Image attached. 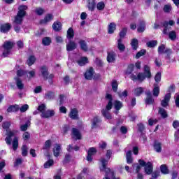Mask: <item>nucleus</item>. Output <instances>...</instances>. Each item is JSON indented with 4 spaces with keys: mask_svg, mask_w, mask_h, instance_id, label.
I'll use <instances>...</instances> for the list:
<instances>
[{
    "mask_svg": "<svg viewBox=\"0 0 179 179\" xmlns=\"http://www.w3.org/2000/svg\"><path fill=\"white\" fill-rule=\"evenodd\" d=\"M41 73L44 79H48V69H47V66H43L41 67Z\"/></svg>",
    "mask_w": 179,
    "mask_h": 179,
    "instance_id": "22",
    "label": "nucleus"
},
{
    "mask_svg": "<svg viewBox=\"0 0 179 179\" xmlns=\"http://www.w3.org/2000/svg\"><path fill=\"white\" fill-rule=\"evenodd\" d=\"M154 101H155V100L152 97L150 92H147V99L145 100L146 104H153Z\"/></svg>",
    "mask_w": 179,
    "mask_h": 179,
    "instance_id": "31",
    "label": "nucleus"
},
{
    "mask_svg": "<svg viewBox=\"0 0 179 179\" xmlns=\"http://www.w3.org/2000/svg\"><path fill=\"white\" fill-rule=\"evenodd\" d=\"M55 112L54 110H45L43 113L41 114V118H50L54 117Z\"/></svg>",
    "mask_w": 179,
    "mask_h": 179,
    "instance_id": "10",
    "label": "nucleus"
},
{
    "mask_svg": "<svg viewBox=\"0 0 179 179\" xmlns=\"http://www.w3.org/2000/svg\"><path fill=\"white\" fill-rule=\"evenodd\" d=\"M51 143H52V142L50 140L46 141L43 147V149H50V148H51Z\"/></svg>",
    "mask_w": 179,
    "mask_h": 179,
    "instance_id": "56",
    "label": "nucleus"
},
{
    "mask_svg": "<svg viewBox=\"0 0 179 179\" xmlns=\"http://www.w3.org/2000/svg\"><path fill=\"white\" fill-rule=\"evenodd\" d=\"M15 46V43L12 41H6L3 44V57H6L10 54L12 48Z\"/></svg>",
    "mask_w": 179,
    "mask_h": 179,
    "instance_id": "5",
    "label": "nucleus"
},
{
    "mask_svg": "<svg viewBox=\"0 0 179 179\" xmlns=\"http://www.w3.org/2000/svg\"><path fill=\"white\" fill-rule=\"evenodd\" d=\"M54 19V15L52 14H48L46 16L44 17L43 20H41V23H48V22H51Z\"/></svg>",
    "mask_w": 179,
    "mask_h": 179,
    "instance_id": "25",
    "label": "nucleus"
},
{
    "mask_svg": "<svg viewBox=\"0 0 179 179\" xmlns=\"http://www.w3.org/2000/svg\"><path fill=\"white\" fill-rule=\"evenodd\" d=\"M29 125H30V122H27L25 124L21 125L20 128L21 131L24 132V131H27V128H29Z\"/></svg>",
    "mask_w": 179,
    "mask_h": 179,
    "instance_id": "54",
    "label": "nucleus"
},
{
    "mask_svg": "<svg viewBox=\"0 0 179 179\" xmlns=\"http://www.w3.org/2000/svg\"><path fill=\"white\" fill-rule=\"evenodd\" d=\"M0 30L1 33H6L10 30V24H3L1 26Z\"/></svg>",
    "mask_w": 179,
    "mask_h": 179,
    "instance_id": "27",
    "label": "nucleus"
},
{
    "mask_svg": "<svg viewBox=\"0 0 179 179\" xmlns=\"http://www.w3.org/2000/svg\"><path fill=\"white\" fill-rule=\"evenodd\" d=\"M69 115L70 118H71V120H78V109L76 108L71 109Z\"/></svg>",
    "mask_w": 179,
    "mask_h": 179,
    "instance_id": "19",
    "label": "nucleus"
},
{
    "mask_svg": "<svg viewBox=\"0 0 179 179\" xmlns=\"http://www.w3.org/2000/svg\"><path fill=\"white\" fill-rule=\"evenodd\" d=\"M127 31H128V29L127 27H124L122 29V30L120 32V37L121 40H122V38H124V37L127 36Z\"/></svg>",
    "mask_w": 179,
    "mask_h": 179,
    "instance_id": "43",
    "label": "nucleus"
},
{
    "mask_svg": "<svg viewBox=\"0 0 179 179\" xmlns=\"http://www.w3.org/2000/svg\"><path fill=\"white\" fill-rule=\"evenodd\" d=\"M141 164H133V169L134 170H136V173H139L141 171Z\"/></svg>",
    "mask_w": 179,
    "mask_h": 179,
    "instance_id": "57",
    "label": "nucleus"
},
{
    "mask_svg": "<svg viewBox=\"0 0 179 179\" xmlns=\"http://www.w3.org/2000/svg\"><path fill=\"white\" fill-rule=\"evenodd\" d=\"M45 110H47V107L45 106V104H44V103L40 105L38 107V111H40V113H41V114H43V113H44L45 111Z\"/></svg>",
    "mask_w": 179,
    "mask_h": 179,
    "instance_id": "53",
    "label": "nucleus"
},
{
    "mask_svg": "<svg viewBox=\"0 0 179 179\" xmlns=\"http://www.w3.org/2000/svg\"><path fill=\"white\" fill-rule=\"evenodd\" d=\"M134 68H135V66L134 64H129L127 67V69L125 71V74L131 75V73L134 72Z\"/></svg>",
    "mask_w": 179,
    "mask_h": 179,
    "instance_id": "39",
    "label": "nucleus"
},
{
    "mask_svg": "<svg viewBox=\"0 0 179 179\" xmlns=\"http://www.w3.org/2000/svg\"><path fill=\"white\" fill-rule=\"evenodd\" d=\"M97 152V150L94 148H91L89 149L87 156V162H92L93 160V156Z\"/></svg>",
    "mask_w": 179,
    "mask_h": 179,
    "instance_id": "9",
    "label": "nucleus"
},
{
    "mask_svg": "<svg viewBox=\"0 0 179 179\" xmlns=\"http://www.w3.org/2000/svg\"><path fill=\"white\" fill-rule=\"evenodd\" d=\"M73 29L72 28H69L67 31V38L71 39L73 38Z\"/></svg>",
    "mask_w": 179,
    "mask_h": 179,
    "instance_id": "47",
    "label": "nucleus"
},
{
    "mask_svg": "<svg viewBox=\"0 0 179 179\" xmlns=\"http://www.w3.org/2000/svg\"><path fill=\"white\" fill-rule=\"evenodd\" d=\"M170 99H171V94H166L164 97V99L161 102V105L162 106V107H167V106H169Z\"/></svg>",
    "mask_w": 179,
    "mask_h": 179,
    "instance_id": "11",
    "label": "nucleus"
},
{
    "mask_svg": "<svg viewBox=\"0 0 179 179\" xmlns=\"http://www.w3.org/2000/svg\"><path fill=\"white\" fill-rule=\"evenodd\" d=\"M9 127H10V122H4L2 124V127L3 129H6V138L5 139L6 143L7 145H11L12 144V137L15 136L16 134H17V131H10L8 130Z\"/></svg>",
    "mask_w": 179,
    "mask_h": 179,
    "instance_id": "3",
    "label": "nucleus"
},
{
    "mask_svg": "<svg viewBox=\"0 0 179 179\" xmlns=\"http://www.w3.org/2000/svg\"><path fill=\"white\" fill-rule=\"evenodd\" d=\"M160 170L162 174H169V169H167V166L162 165L160 167Z\"/></svg>",
    "mask_w": 179,
    "mask_h": 179,
    "instance_id": "49",
    "label": "nucleus"
},
{
    "mask_svg": "<svg viewBox=\"0 0 179 179\" xmlns=\"http://www.w3.org/2000/svg\"><path fill=\"white\" fill-rule=\"evenodd\" d=\"M146 76L143 73H139L137 76L135 74H131L130 78L131 80H138L139 82H143V80L145 79Z\"/></svg>",
    "mask_w": 179,
    "mask_h": 179,
    "instance_id": "7",
    "label": "nucleus"
},
{
    "mask_svg": "<svg viewBox=\"0 0 179 179\" xmlns=\"http://www.w3.org/2000/svg\"><path fill=\"white\" fill-rule=\"evenodd\" d=\"M79 44L80 45L81 50L83 51H87V45L85 41H80Z\"/></svg>",
    "mask_w": 179,
    "mask_h": 179,
    "instance_id": "44",
    "label": "nucleus"
},
{
    "mask_svg": "<svg viewBox=\"0 0 179 179\" xmlns=\"http://www.w3.org/2000/svg\"><path fill=\"white\" fill-rule=\"evenodd\" d=\"M126 157L127 163H128V164H131V163H132V152H131V150L126 153Z\"/></svg>",
    "mask_w": 179,
    "mask_h": 179,
    "instance_id": "36",
    "label": "nucleus"
},
{
    "mask_svg": "<svg viewBox=\"0 0 179 179\" xmlns=\"http://www.w3.org/2000/svg\"><path fill=\"white\" fill-rule=\"evenodd\" d=\"M99 122H100V119H99V117H94L92 123V129H94V128H97Z\"/></svg>",
    "mask_w": 179,
    "mask_h": 179,
    "instance_id": "32",
    "label": "nucleus"
},
{
    "mask_svg": "<svg viewBox=\"0 0 179 179\" xmlns=\"http://www.w3.org/2000/svg\"><path fill=\"white\" fill-rule=\"evenodd\" d=\"M144 75L145 78L150 79L152 78V73L150 72V66L145 65L143 67Z\"/></svg>",
    "mask_w": 179,
    "mask_h": 179,
    "instance_id": "17",
    "label": "nucleus"
},
{
    "mask_svg": "<svg viewBox=\"0 0 179 179\" xmlns=\"http://www.w3.org/2000/svg\"><path fill=\"white\" fill-rule=\"evenodd\" d=\"M111 86L113 92H116L117 90H118V83L117 82V80H113Z\"/></svg>",
    "mask_w": 179,
    "mask_h": 179,
    "instance_id": "46",
    "label": "nucleus"
},
{
    "mask_svg": "<svg viewBox=\"0 0 179 179\" xmlns=\"http://www.w3.org/2000/svg\"><path fill=\"white\" fill-rule=\"evenodd\" d=\"M94 6H96L94 1H90L88 3V9L92 12V10H94Z\"/></svg>",
    "mask_w": 179,
    "mask_h": 179,
    "instance_id": "45",
    "label": "nucleus"
},
{
    "mask_svg": "<svg viewBox=\"0 0 179 179\" xmlns=\"http://www.w3.org/2000/svg\"><path fill=\"white\" fill-rule=\"evenodd\" d=\"M169 37L170 40H176V38H177V34L175 31H171L169 33Z\"/></svg>",
    "mask_w": 179,
    "mask_h": 179,
    "instance_id": "48",
    "label": "nucleus"
},
{
    "mask_svg": "<svg viewBox=\"0 0 179 179\" xmlns=\"http://www.w3.org/2000/svg\"><path fill=\"white\" fill-rule=\"evenodd\" d=\"M138 39L134 38L133 40H131V45L133 50H138Z\"/></svg>",
    "mask_w": 179,
    "mask_h": 179,
    "instance_id": "42",
    "label": "nucleus"
},
{
    "mask_svg": "<svg viewBox=\"0 0 179 179\" xmlns=\"http://www.w3.org/2000/svg\"><path fill=\"white\" fill-rule=\"evenodd\" d=\"M78 47V44L75 43L73 41H69L66 44V50L68 51H73Z\"/></svg>",
    "mask_w": 179,
    "mask_h": 179,
    "instance_id": "12",
    "label": "nucleus"
},
{
    "mask_svg": "<svg viewBox=\"0 0 179 179\" xmlns=\"http://www.w3.org/2000/svg\"><path fill=\"white\" fill-rule=\"evenodd\" d=\"M26 10H27V6L21 5L18 7V12L14 20L15 24H22L23 18L26 16Z\"/></svg>",
    "mask_w": 179,
    "mask_h": 179,
    "instance_id": "4",
    "label": "nucleus"
},
{
    "mask_svg": "<svg viewBox=\"0 0 179 179\" xmlns=\"http://www.w3.org/2000/svg\"><path fill=\"white\" fill-rule=\"evenodd\" d=\"M35 13L36 15L41 16V15H43V13H44V9H43L41 8H36L35 10Z\"/></svg>",
    "mask_w": 179,
    "mask_h": 179,
    "instance_id": "59",
    "label": "nucleus"
},
{
    "mask_svg": "<svg viewBox=\"0 0 179 179\" xmlns=\"http://www.w3.org/2000/svg\"><path fill=\"white\" fill-rule=\"evenodd\" d=\"M72 138L76 140L82 139V135L79 132V130L76 128L72 129Z\"/></svg>",
    "mask_w": 179,
    "mask_h": 179,
    "instance_id": "15",
    "label": "nucleus"
},
{
    "mask_svg": "<svg viewBox=\"0 0 179 179\" xmlns=\"http://www.w3.org/2000/svg\"><path fill=\"white\" fill-rule=\"evenodd\" d=\"M22 156H27V146L23 145L22 148Z\"/></svg>",
    "mask_w": 179,
    "mask_h": 179,
    "instance_id": "63",
    "label": "nucleus"
},
{
    "mask_svg": "<svg viewBox=\"0 0 179 179\" xmlns=\"http://www.w3.org/2000/svg\"><path fill=\"white\" fill-rule=\"evenodd\" d=\"M36 62V57L34 56H30L27 62L29 66H31Z\"/></svg>",
    "mask_w": 179,
    "mask_h": 179,
    "instance_id": "40",
    "label": "nucleus"
},
{
    "mask_svg": "<svg viewBox=\"0 0 179 179\" xmlns=\"http://www.w3.org/2000/svg\"><path fill=\"white\" fill-rule=\"evenodd\" d=\"M118 96L120 99H123V97H127L128 96V92L124 90L122 92H118Z\"/></svg>",
    "mask_w": 179,
    "mask_h": 179,
    "instance_id": "60",
    "label": "nucleus"
},
{
    "mask_svg": "<svg viewBox=\"0 0 179 179\" xmlns=\"http://www.w3.org/2000/svg\"><path fill=\"white\" fill-rule=\"evenodd\" d=\"M61 153V145L59 144H56L53 148V155L55 157H58Z\"/></svg>",
    "mask_w": 179,
    "mask_h": 179,
    "instance_id": "20",
    "label": "nucleus"
},
{
    "mask_svg": "<svg viewBox=\"0 0 179 179\" xmlns=\"http://www.w3.org/2000/svg\"><path fill=\"white\" fill-rule=\"evenodd\" d=\"M106 97L109 101L106 105V109L101 110V114L103 117H105L107 120H111L112 117L109 111L113 108V95L107 94Z\"/></svg>",
    "mask_w": 179,
    "mask_h": 179,
    "instance_id": "2",
    "label": "nucleus"
},
{
    "mask_svg": "<svg viewBox=\"0 0 179 179\" xmlns=\"http://www.w3.org/2000/svg\"><path fill=\"white\" fill-rule=\"evenodd\" d=\"M147 45L150 48L155 47V45H157V41H151L147 43Z\"/></svg>",
    "mask_w": 179,
    "mask_h": 179,
    "instance_id": "55",
    "label": "nucleus"
},
{
    "mask_svg": "<svg viewBox=\"0 0 179 179\" xmlns=\"http://www.w3.org/2000/svg\"><path fill=\"white\" fill-rule=\"evenodd\" d=\"M96 8H97L98 10H103L104 9V8H106V4H104V2L101 1L97 3Z\"/></svg>",
    "mask_w": 179,
    "mask_h": 179,
    "instance_id": "52",
    "label": "nucleus"
},
{
    "mask_svg": "<svg viewBox=\"0 0 179 179\" xmlns=\"http://www.w3.org/2000/svg\"><path fill=\"white\" fill-rule=\"evenodd\" d=\"M19 147V138L17 137H14L13 140V150H16Z\"/></svg>",
    "mask_w": 179,
    "mask_h": 179,
    "instance_id": "37",
    "label": "nucleus"
},
{
    "mask_svg": "<svg viewBox=\"0 0 179 179\" xmlns=\"http://www.w3.org/2000/svg\"><path fill=\"white\" fill-rule=\"evenodd\" d=\"M134 96L138 97L143 93V87H137V88L134 89Z\"/></svg>",
    "mask_w": 179,
    "mask_h": 179,
    "instance_id": "35",
    "label": "nucleus"
},
{
    "mask_svg": "<svg viewBox=\"0 0 179 179\" xmlns=\"http://www.w3.org/2000/svg\"><path fill=\"white\" fill-rule=\"evenodd\" d=\"M137 31L138 33H143V31H145V21H142L140 23V25L138 26V27L137 29Z\"/></svg>",
    "mask_w": 179,
    "mask_h": 179,
    "instance_id": "41",
    "label": "nucleus"
},
{
    "mask_svg": "<svg viewBox=\"0 0 179 179\" xmlns=\"http://www.w3.org/2000/svg\"><path fill=\"white\" fill-rule=\"evenodd\" d=\"M55 94L53 92H48L45 94V98L48 99L49 100H51V99H54Z\"/></svg>",
    "mask_w": 179,
    "mask_h": 179,
    "instance_id": "61",
    "label": "nucleus"
},
{
    "mask_svg": "<svg viewBox=\"0 0 179 179\" xmlns=\"http://www.w3.org/2000/svg\"><path fill=\"white\" fill-rule=\"evenodd\" d=\"M112 154L113 152L111 150H108L105 158H101L100 160L101 165L99 166V170L102 173H105V177L103 179H120V178H115L114 176V171H111L110 168L107 167V164H108V160H110Z\"/></svg>",
    "mask_w": 179,
    "mask_h": 179,
    "instance_id": "1",
    "label": "nucleus"
},
{
    "mask_svg": "<svg viewBox=\"0 0 179 179\" xmlns=\"http://www.w3.org/2000/svg\"><path fill=\"white\" fill-rule=\"evenodd\" d=\"M169 26H173L174 24V21L173 20H169V22H164V27H165L163 31L164 34H168L169 31H170V30L171 29V27H169Z\"/></svg>",
    "mask_w": 179,
    "mask_h": 179,
    "instance_id": "8",
    "label": "nucleus"
},
{
    "mask_svg": "<svg viewBox=\"0 0 179 179\" xmlns=\"http://www.w3.org/2000/svg\"><path fill=\"white\" fill-rule=\"evenodd\" d=\"M116 29H117V24L114 22H111L109 24L108 27V33L109 34H113V33L115 31Z\"/></svg>",
    "mask_w": 179,
    "mask_h": 179,
    "instance_id": "21",
    "label": "nucleus"
},
{
    "mask_svg": "<svg viewBox=\"0 0 179 179\" xmlns=\"http://www.w3.org/2000/svg\"><path fill=\"white\" fill-rule=\"evenodd\" d=\"M113 106L115 108V110H117L116 111H115V114L117 115L119 113V110H121V108H122V103L120 101H115L113 103Z\"/></svg>",
    "mask_w": 179,
    "mask_h": 179,
    "instance_id": "18",
    "label": "nucleus"
},
{
    "mask_svg": "<svg viewBox=\"0 0 179 179\" xmlns=\"http://www.w3.org/2000/svg\"><path fill=\"white\" fill-rule=\"evenodd\" d=\"M145 54H146V50H141V51H139L137 54H136V58H141V57L145 55Z\"/></svg>",
    "mask_w": 179,
    "mask_h": 179,
    "instance_id": "62",
    "label": "nucleus"
},
{
    "mask_svg": "<svg viewBox=\"0 0 179 179\" xmlns=\"http://www.w3.org/2000/svg\"><path fill=\"white\" fill-rule=\"evenodd\" d=\"M20 107L18 105L11 106L8 107L7 109L8 113H16V111H19Z\"/></svg>",
    "mask_w": 179,
    "mask_h": 179,
    "instance_id": "28",
    "label": "nucleus"
},
{
    "mask_svg": "<svg viewBox=\"0 0 179 179\" xmlns=\"http://www.w3.org/2000/svg\"><path fill=\"white\" fill-rule=\"evenodd\" d=\"M138 163L140 164V166H141V167H145V171L146 174H152L153 171V164H152V163L148 162L146 164V162H145V161L142 159H139Z\"/></svg>",
    "mask_w": 179,
    "mask_h": 179,
    "instance_id": "6",
    "label": "nucleus"
},
{
    "mask_svg": "<svg viewBox=\"0 0 179 179\" xmlns=\"http://www.w3.org/2000/svg\"><path fill=\"white\" fill-rule=\"evenodd\" d=\"M27 78L28 80H31V79L36 78V70H31L27 71Z\"/></svg>",
    "mask_w": 179,
    "mask_h": 179,
    "instance_id": "26",
    "label": "nucleus"
},
{
    "mask_svg": "<svg viewBox=\"0 0 179 179\" xmlns=\"http://www.w3.org/2000/svg\"><path fill=\"white\" fill-rule=\"evenodd\" d=\"M153 96L157 97L160 93V88L157 85H154V89L152 90Z\"/></svg>",
    "mask_w": 179,
    "mask_h": 179,
    "instance_id": "38",
    "label": "nucleus"
},
{
    "mask_svg": "<svg viewBox=\"0 0 179 179\" xmlns=\"http://www.w3.org/2000/svg\"><path fill=\"white\" fill-rule=\"evenodd\" d=\"M153 146L154 150H155L157 153H160L162 152V143L159 142H155Z\"/></svg>",
    "mask_w": 179,
    "mask_h": 179,
    "instance_id": "30",
    "label": "nucleus"
},
{
    "mask_svg": "<svg viewBox=\"0 0 179 179\" xmlns=\"http://www.w3.org/2000/svg\"><path fill=\"white\" fill-rule=\"evenodd\" d=\"M171 5L170 4H166L164 6V12H165V13H170V12H171Z\"/></svg>",
    "mask_w": 179,
    "mask_h": 179,
    "instance_id": "51",
    "label": "nucleus"
},
{
    "mask_svg": "<svg viewBox=\"0 0 179 179\" xmlns=\"http://www.w3.org/2000/svg\"><path fill=\"white\" fill-rule=\"evenodd\" d=\"M54 166V159H49L43 164L44 169H50Z\"/></svg>",
    "mask_w": 179,
    "mask_h": 179,
    "instance_id": "33",
    "label": "nucleus"
},
{
    "mask_svg": "<svg viewBox=\"0 0 179 179\" xmlns=\"http://www.w3.org/2000/svg\"><path fill=\"white\" fill-rule=\"evenodd\" d=\"M89 61L87 60V57H81L78 61H77V63L80 66H83L84 65H86Z\"/></svg>",
    "mask_w": 179,
    "mask_h": 179,
    "instance_id": "29",
    "label": "nucleus"
},
{
    "mask_svg": "<svg viewBox=\"0 0 179 179\" xmlns=\"http://www.w3.org/2000/svg\"><path fill=\"white\" fill-rule=\"evenodd\" d=\"M52 42V40L50 37H45L42 39V44L45 46L50 45V44H51Z\"/></svg>",
    "mask_w": 179,
    "mask_h": 179,
    "instance_id": "34",
    "label": "nucleus"
},
{
    "mask_svg": "<svg viewBox=\"0 0 179 179\" xmlns=\"http://www.w3.org/2000/svg\"><path fill=\"white\" fill-rule=\"evenodd\" d=\"M15 80L17 89H19V90H23V89H24V84L23 83V81H22V79L19 77H16Z\"/></svg>",
    "mask_w": 179,
    "mask_h": 179,
    "instance_id": "14",
    "label": "nucleus"
},
{
    "mask_svg": "<svg viewBox=\"0 0 179 179\" xmlns=\"http://www.w3.org/2000/svg\"><path fill=\"white\" fill-rule=\"evenodd\" d=\"M117 48L120 52L125 51V45L122 43V39L121 38L117 40Z\"/></svg>",
    "mask_w": 179,
    "mask_h": 179,
    "instance_id": "24",
    "label": "nucleus"
},
{
    "mask_svg": "<svg viewBox=\"0 0 179 179\" xmlns=\"http://www.w3.org/2000/svg\"><path fill=\"white\" fill-rule=\"evenodd\" d=\"M52 29L55 31H59L62 29V24L60 22H55L52 24Z\"/></svg>",
    "mask_w": 179,
    "mask_h": 179,
    "instance_id": "23",
    "label": "nucleus"
},
{
    "mask_svg": "<svg viewBox=\"0 0 179 179\" xmlns=\"http://www.w3.org/2000/svg\"><path fill=\"white\" fill-rule=\"evenodd\" d=\"M22 138L24 141H28V139H30V134H29L27 131H25L22 135Z\"/></svg>",
    "mask_w": 179,
    "mask_h": 179,
    "instance_id": "64",
    "label": "nucleus"
},
{
    "mask_svg": "<svg viewBox=\"0 0 179 179\" xmlns=\"http://www.w3.org/2000/svg\"><path fill=\"white\" fill-rule=\"evenodd\" d=\"M159 113L162 118H166L167 117V112H166V110L163 109L162 108H159Z\"/></svg>",
    "mask_w": 179,
    "mask_h": 179,
    "instance_id": "50",
    "label": "nucleus"
},
{
    "mask_svg": "<svg viewBox=\"0 0 179 179\" xmlns=\"http://www.w3.org/2000/svg\"><path fill=\"white\" fill-rule=\"evenodd\" d=\"M93 75H94V71H93V68H90L86 71L85 78L88 80H91V79H93Z\"/></svg>",
    "mask_w": 179,
    "mask_h": 179,
    "instance_id": "13",
    "label": "nucleus"
},
{
    "mask_svg": "<svg viewBox=\"0 0 179 179\" xmlns=\"http://www.w3.org/2000/svg\"><path fill=\"white\" fill-rule=\"evenodd\" d=\"M115 58H117V55L114 52H110L108 53L107 61L109 63H113L115 61Z\"/></svg>",
    "mask_w": 179,
    "mask_h": 179,
    "instance_id": "16",
    "label": "nucleus"
},
{
    "mask_svg": "<svg viewBox=\"0 0 179 179\" xmlns=\"http://www.w3.org/2000/svg\"><path fill=\"white\" fill-rule=\"evenodd\" d=\"M27 110H29V105H27V104H24L20 108V111L21 113H26V111H27Z\"/></svg>",
    "mask_w": 179,
    "mask_h": 179,
    "instance_id": "58",
    "label": "nucleus"
}]
</instances>
